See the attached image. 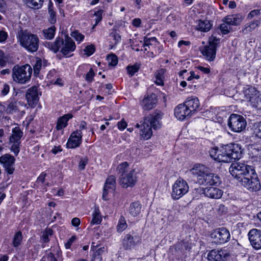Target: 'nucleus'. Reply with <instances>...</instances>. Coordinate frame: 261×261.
I'll return each mask as SVG.
<instances>
[{"instance_id":"obj_1","label":"nucleus","mask_w":261,"mask_h":261,"mask_svg":"<svg viewBox=\"0 0 261 261\" xmlns=\"http://www.w3.org/2000/svg\"><path fill=\"white\" fill-rule=\"evenodd\" d=\"M242 153L241 146L238 144H227L220 149L214 148L210 151L211 158L219 162H229L232 160L239 159Z\"/></svg>"},{"instance_id":"obj_2","label":"nucleus","mask_w":261,"mask_h":261,"mask_svg":"<svg viewBox=\"0 0 261 261\" xmlns=\"http://www.w3.org/2000/svg\"><path fill=\"white\" fill-rule=\"evenodd\" d=\"M190 173L200 185L218 186L221 182L218 175L210 172L208 168L202 165L195 166L190 170Z\"/></svg>"},{"instance_id":"obj_3","label":"nucleus","mask_w":261,"mask_h":261,"mask_svg":"<svg viewBox=\"0 0 261 261\" xmlns=\"http://www.w3.org/2000/svg\"><path fill=\"white\" fill-rule=\"evenodd\" d=\"M120 174L119 181L123 188L133 187L137 181V173L135 169H128V164L124 162L120 164L118 167Z\"/></svg>"},{"instance_id":"obj_4","label":"nucleus","mask_w":261,"mask_h":261,"mask_svg":"<svg viewBox=\"0 0 261 261\" xmlns=\"http://www.w3.org/2000/svg\"><path fill=\"white\" fill-rule=\"evenodd\" d=\"M252 167L243 163L236 162L231 165L229 170L232 176L241 182L244 177H250L251 174L255 173V164Z\"/></svg>"},{"instance_id":"obj_5","label":"nucleus","mask_w":261,"mask_h":261,"mask_svg":"<svg viewBox=\"0 0 261 261\" xmlns=\"http://www.w3.org/2000/svg\"><path fill=\"white\" fill-rule=\"evenodd\" d=\"M20 44L30 52L36 51L39 47V38L36 35L27 31L21 32L19 34Z\"/></svg>"},{"instance_id":"obj_6","label":"nucleus","mask_w":261,"mask_h":261,"mask_svg":"<svg viewBox=\"0 0 261 261\" xmlns=\"http://www.w3.org/2000/svg\"><path fill=\"white\" fill-rule=\"evenodd\" d=\"M32 69L30 65L15 66L12 69V76L14 81L19 84H25L30 80Z\"/></svg>"},{"instance_id":"obj_7","label":"nucleus","mask_w":261,"mask_h":261,"mask_svg":"<svg viewBox=\"0 0 261 261\" xmlns=\"http://www.w3.org/2000/svg\"><path fill=\"white\" fill-rule=\"evenodd\" d=\"M76 46L74 41L67 36L65 41L62 38H57L54 44H51L50 49L55 53L57 52L61 48V52L65 56L72 52L75 49Z\"/></svg>"},{"instance_id":"obj_8","label":"nucleus","mask_w":261,"mask_h":261,"mask_svg":"<svg viewBox=\"0 0 261 261\" xmlns=\"http://www.w3.org/2000/svg\"><path fill=\"white\" fill-rule=\"evenodd\" d=\"M23 134L20 127L16 126L12 129V134L9 137L11 150L16 156L18 154L20 151V140Z\"/></svg>"},{"instance_id":"obj_9","label":"nucleus","mask_w":261,"mask_h":261,"mask_svg":"<svg viewBox=\"0 0 261 261\" xmlns=\"http://www.w3.org/2000/svg\"><path fill=\"white\" fill-rule=\"evenodd\" d=\"M219 43V39L212 36L210 38L208 45L200 49L201 53L207 60L211 61L215 59L217 45Z\"/></svg>"},{"instance_id":"obj_10","label":"nucleus","mask_w":261,"mask_h":261,"mask_svg":"<svg viewBox=\"0 0 261 261\" xmlns=\"http://www.w3.org/2000/svg\"><path fill=\"white\" fill-rule=\"evenodd\" d=\"M246 124V121L243 116L234 114L230 115L228 122L229 127L236 133L241 132L245 129Z\"/></svg>"},{"instance_id":"obj_11","label":"nucleus","mask_w":261,"mask_h":261,"mask_svg":"<svg viewBox=\"0 0 261 261\" xmlns=\"http://www.w3.org/2000/svg\"><path fill=\"white\" fill-rule=\"evenodd\" d=\"M189 191L187 182L182 179L177 180L172 186L171 196L174 200L179 199Z\"/></svg>"},{"instance_id":"obj_12","label":"nucleus","mask_w":261,"mask_h":261,"mask_svg":"<svg viewBox=\"0 0 261 261\" xmlns=\"http://www.w3.org/2000/svg\"><path fill=\"white\" fill-rule=\"evenodd\" d=\"M211 237L217 244L227 242L230 239V234L228 230L222 227L214 230L211 234Z\"/></svg>"},{"instance_id":"obj_13","label":"nucleus","mask_w":261,"mask_h":261,"mask_svg":"<svg viewBox=\"0 0 261 261\" xmlns=\"http://www.w3.org/2000/svg\"><path fill=\"white\" fill-rule=\"evenodd\" d=\"M241 183L243 186L251 191H257L259 190L261 188L255 172L254 174H251L250 177H244Z\"/></svg>"},{"instance_id":"obj_14","label":"nucleus","mask_w":261,"mask_h":261,"mask_svg":"<svg viewBox=\"0 0 261 261\" xmlns=\"http://www.w3.org/2000/svg\"><path fill=\"white\" fill-rule=\"evenodd\" d=\"M230 257L229 252L225 249L212 250L207 255L209 261H226Z\"/></svg>"},{"instance_id":"obj_15","label":"nucleus","mask_w":261,"mask_h":261,"mask_svg":"<svg viewBox=\"0 0 261 261\" xmlns=\"http://www.w3.org/2000/svg\"><path fill=\"white\" fill-rule=\"evenodd\" d=\"M41 94V93L38 91V88L36 86L28 89L25 97L29 105L31 107H35L39 101V95Z\"/></svg>"},{"instance_id":"obj_16","label":"nucleus","mask_w":261,"mask_h":261,"mask_svg":"<svg viewBox=\"0 0 261 261\" xmlns=\"http://www.w3.org/2000/svg\"><path fill=\"white\" fill-rule=\"evenodd\" d=\"M244 94L246 100L250 101L252 106L256 107L259 100V93L255 88L247 86L244 88Z\"/></svg>"},{"instance_id":"obj_17","label":"nucleus","mask_w":261,"mask_h":261,"mask_svg":"<svg viewBox=\"0 0 261 261\" xmlns=\"http://www.w3.org/2000/svg\"><path fill=\"white\" fill-rule=\"evenodd\" d=\"M15 161L14 157L8 154L0 158V162L3 165L7 173L9 174H12L14 172Z\"/></svg>"},{"instance_id":"obj_18","label":"nucleus","mask_w":261,"mask_h":261,"mask_svg":"<svg viewBox=\"0 0 261 261\" xmlns=\"http://www.w3.org/2000/svg\"><path fill=\"white\" fill-rule=\"evenodd\" d=\"M115 184L116 178L115 176L111 175L107 178L103 190L102 199L103 200H108L109 194L112 193L115 190Z\"/></svg>"},{"instance_id":"obj_19","label":"nucleus","mask_w":261,"mask_h":261,"mask_svg":"<svg viewBox=\"0 0 261 261\" xmlns=\"http://www.w3.org/2000/svg\"><path fill=\"white\" fill-rule=\"evenodd\" d=\"M248 236L250 242L254 248H261V230L252 229L249 232Z\"/></svg>"},{"instance_id":"obj_20","label":"nucleus","mask_w":261,"mask_h":261,"mask_svg":"<svg viewBox=\"0 0 261 261\" xmlns=\"http://www.w3.org/2000/svg\"><path fill=\"white\" fill-rule=\"evenodd\" d=\"M82 135L81 130L74 132L70 136L67 146L68 148H74L80 146L82 141Z\"/></svg>"},{"instance_id":"obj_21","label":"nucleus","mask_w":261,"mask_h":261,"mask_svg":"<svg viewBox=\"0 0 261 261\" xmlns=\"http://www.w3.org/2000/svg\"><path fill=\"white\" fill-rule=\"evenodd\" d=\"M157 102L156 96L154 94L146 96L142 101V106L144 110H150L155 107Z\"/></svg>"},{"instance_id":"obj_22","label":"nucleus","mask_w":261,"mask_h":261,"mask_svg":"<svg viewBox=\"0 0 261 261\" xmlns=\"http://www.w3.org/2000/svg\"><path fill=\"white\" fill-rule=\"evenodd\" d=\"M150 119L144 118L143 123L141 124L140 135L145 139H149L152 135V126L149 123Z\"/></svg>"},{"instance_id":"obj_23","label":"nucleus","mask_w":261,"mask_h":261,"mask_svg":"<svg viewBox=\"0 0 261 261\" xmlns=\"http://www.w3.org/2000/svg\"><path fill=\"white\" fill-rule=\"evenodd\" d=\"M174 115L177 119L180 120H183L187 117L192 115L184 103L180 104L175 108Z\"/></svg>"},{"instance_id":"obj_24","label":"nucleus","mask_w":261,"mask_h":261,"mask_svg":"<svg viewBox=\"0 0 261 261\" xmlns=\"http://www.w3.org/2000/svg\"><path fill=\"white\" fill-rule=\"evenodd\" d=\"M202 190L205 196L213 199H219L223 194L221 190L215 187L203 188Z\"/></svg>"},{"instance_id":"obj_25","label":"nucleus","mask_w":261,"mask_h":261,"mask_svg":"<svg viewBox=\"0 0 261 261\" xmlns=\"http://www.w3.org/2000/svg\"><path fill=\"white\" fill-rule=\"evenodd\" d=\"M162 113L159 112L154 113L152 115H149L145 118H149L150 119L149 123L152 126V128L154 129H156L161 127V120L162 119Z\"/></svg>"},{"instance_id":"obj_26","label":"nucleus","mask_w":261,"mask_h":261,"mask_svg":"<svg viewBox=\"0 0 261 261\" xmlns=\"http://www.w3.org/2000/svg\"><path fill=\"white\" fill-rule=\"evenodd\" d=\"M191 114H194L199 108L200 103L197 97H190L184 103Z\"/></svg>"},{"instance_id":"obj_27","label":"nucleus","mask_w":261,"mask_h":261,"mask_svg":"<svg viewBox=\"0 0 261 261\" xmlns=\"http://www.w3.org/2000/svg\"><path fill=\"white\" fill-rule=\"evenodd\" d=\"M244 17L240 14H232L226 16L224 18V22L231 25H238L243 21Z\"/></svg>"},{"instance_id":"obj_28","label":"nucleus","mask_w":261,"mask_h":261,"mask_svg":"<svg viewBox=\"0 0 261 261\" xmlns=\"http://www.w3.org/2000/svg\"><path fill=\"white\" fill-rule=\"evenodd\" d=\"M261 24V18L258 20H254L246 23L243 27L242 32L244 34H247L256 28L259 27Z\"/></svg>"},{"instance_id":"obj_29","label":"nucleus","mask_w":261,"mask_h":261,"mask_svg":"<svg viewBox=\"0 0 261 261\" xmlns=\"http://www.w3.org/2000/svg\"><path fill=\"white\" fill-rule=\"evenodd\" d=\"M136 237H133L130 234H127L123 240V247L125 249H130L134 247L136 244Z\"/></svg>"},{"instance_id":"obj_30","label":"nucleus","mask_w":261,"mask_h":261,"mask_svg":"<svg viewBox=\"0 0 261 261\" xmlns=\"http://www.w3.org/2000/svg\"><path fill=\"white\" fill-rule=\"evenodd\" d=\"M212 24L210 20H199L196 25L198 30L202 32H207L210 30Z\"/></svg>"},{"instance_id":"obj_31","label":"nucleus","mask_w":261,"mask_h":261,"mask_svg":"<svg viewBox=\"0 0 261 261\" xmlns=\"http://www.w3.org/2000/svg\"><path fill=\"white\" fill-rule=\"evenodd\" d=\"M72 117V115L71 114H67L59 118L56 126L57 129L60 130L66 127L67 121Z\"/></svg>"},{"instance_id":"obj_32","label":"nucleus","mask_w":261,"mask_h":261,"mask_svg":"<svg viewBox=\"0 0 261 261\" xmlns=\"http://www.w3.org/2000/svg\"><path fill=\"white\" fill-rule=\"evenodd\" d=\"M141 205L139 202H134L130 204L129 207V213L133 217L138 216L141 212Z\"/></svg>"},{"instance_id":"obj_33","label":"nucleus","mask_w":261,"mask_h":261,"mask_svg":"<svg viewBox=\"0 0 261 261\" xmlns=\"http://www.w3.org/2000/svg\"><path fill=\"white\" fill-rule=\"evenodd\" d=\"M47 65V61L45 60H42L39 58H36L35 63L33 65L35 74H38L42 67H45Z\"/></svg>"},{"instance_id":"obj_34","label":"nucleus","mask_w":261,"mask_h":261,"mask_svg":"<svg viewBox=\"0 0 261 261\" xmlns=\"http://www.w3.org/2000/svg\"><path fill=\"white\" fill-rule=\"evenodd\" d=\"M107 250V248L104 246L101 247L95 251L93 256L94 261H101L102 259V255Z\"/></svg>"},{"instance_id":"obj_35","label":"nucleus","mask_w":261,"mask_h":261,"mask_svg":"<svg viewBox=\"0 0 261 261\" xmlns=\"http://www.w3.org/2000/svg\"><path fill=\"white\" fill-rule=\"evenodd\" d=\"M92 219L91 221V224L92 225L94 224H99L101 220H102V217L100 214L99 210L98 208L95 207L94 209V211L93 213L92 214Z\"/></svg>"},{"instance_id":"obj_36","label":"nucleus","mask_w":261,"mask_h":261,"mask_svg":"<svg viewBox=\"0 0 261 261\" xmlns=\"http://www.w3.org/2000/svg\"><path fill=\"white\" fill-rule=\"evenodd\" d=\"M165 70L164 69H160L155 72V83L158 85H163L164 84V74Z\"/></svg>"},{"instance_id":"obj_37","label":"nucleus","mask_w":261,"mask_h":261,"mask_svg":"<svg viewBox=\"0 0 261 261\" xmlns=\"http://www.w3.org/2000/svg\"><path fill=\"white\" fill-rule=\"evenodd\" d=\"M55 31L56 28L54 26L43 30L44 38L46 39H52L54 37Z\"/></svg>"},{"instance_id":"obj_38","label":"nucleus","mask_w":261,"mask_h":261,"mask_svg":"<svg viewBox=\"0 0 261 261\" xmlns=\"http://www.w3.org/2000/svg\"><path fill=\"white\" fill-rule=\"evenodd\" d=\"M52 7L53 3L51 1H49L48 4V13L49 14V21L51 23L54 24L56 21V14L55 12L53 10Z\"/></svg>"},{"instance_id":"obj_39","label":"nucleus","mask_w":261,"mask_h":261,"mask_svg":"<svg viewBox=\"0 0 261 261\" xmlns=\"http://www.w3.org/2000/svg\"><path fill=\"white\" fill-rule=\"evenodd\" d=\"M127 227V225L125 218L123 216H121L117 226V231L118 232H122Z\"/></svg>"},{"instance_id":"obj_40","label":"nucleus","mask_w":261,"mask_h":261,"mask_svg":"<svg viewBox=\"0 0 261 261\" xmlns=\"http://www.w3.org/2000/svg\"><path fill=\"white\" fill-rule=\"evenodd\" d=\"M22 240V233L20 231H18L15 233L12 241L13 246L14 247H18Z\"/></svg>"},{"instance_id":"obj_41","label":"nucleus","mask_w":261,"mask_h":261,"mask_svg":"<svg viewBox=\"0 0 261 261\" xmlns=\"http://www.w3.org/2000/svg\"><path fill=\"white\" fill-rule=\"evenodd\" d=\"M107 59L109 66H115L118 63V58L113 54L107 56Z\"/></svg>"},{"instance_id":"obj_42","label":"nucleus","mask_w":261,"mask_h":261,"mask_svg":"<svg viewBox=\"0 0 261 261\" xmlns=\"http://www.w3.org/2000/svg\"><path fill=\"white\" fill-rule=\"evenodd\" d=\"M43 1H39V3L36 1H25V4L27 7L35 9L40 8L42 6Z\"/></svg>"},{"instance_id":"obj_43","label":"nucleus","mask_w":261,"mask_h":261,"mask_svg":"<svg viewBox=\"0 0 261 261\" xmlns=\"http://www.w3.org/2000/svg\"><path fill=\"white\" fill-rule=\"evenodd\" d=\"M252 129L253 134L256 137L261 138V122L255 123L252 126Z\"/></svg>"},{"instance_id":"obj_44","label":"nucleus","mask_w":261,"mask_h":261,"mask_svg":"<svg viewBox=\"0 0 261 261\" xmlns=\"http://www.w3.org/2000/svg\"><path fill=\"white\" fill-rule=\"evenodd\" d=\"M140 68V64L136 63L132 66H128L127 67V72L131 76L133 75L136 72H138Z\"/></svg>"},{"instance_id":"obj_45","label":"nucleus","mask_w":261,"mask_h":261,"mask_svg":"<svg viewBox=\"0 0 261 261\" xmlns=\"http://www.w3.org/2000/svg\"><path fill=\"white\" fill-rule=\"evenodd\" d=\"M53 234V230L50 228L46 229L43 233L42 237V240L43 243H47L49 241V236H51Z\"/></svg>"},{"instance_id":"obj_46","label":"nucleus","mask_w":261,"mask_h":261,"mask_svg":"<svg viewBox=\"0 0 261 261\" xmlns=\"http://www.w3.org/2000/svg\"><path fill=\"white\" fill-rule=\"evenodd\" d=\"M71 36L74 38L76 41L79 42L82 41L84 38V36L78 31L73 32L71 34Z\"/></svg>"},{"instance_id":"obj_47","label":"nucleus","mask_w":261,"mask_h":261,"mask_svg":"<svg viewBox=\"0 0 261 261\" xmlns=\"http://www.w3.org/2000/svg\"><path fill=\"white\" fill-rule=\"evenodd\" d=\"M156 42V39L155 37H152L150 38H145L144 39V46L145 47V50H147L148 49L147 47H148L149 48V46L150 45H152V44L151 42Z\"/></svg>"},{"instance_id":"obj_48","label":"nucleus","mask_w":261,"mask_h":261,"mask_svg":"<svg viewBox=\"0 0 261 261\" xmlns=\"http://www.w3.org/2000/svg\"><path fill=\"white\" fill-rule=\"evenodd\" d=\"M115 41L114 45H116L121 40V36L116 30H113L110 35Z\"/></svg>"},{"instance_id":"obj_49","label":"nucleus","mask_w":261,"mask_h":261,"mask_svg":"<svg viewBox=\"0 0 261 261\" xmlns=\"http://www.w3.org/2000/svg\"><path fill=\"white\" fill-rule=\"evenodd\" d=\"M84 51L87 56L92 55L95 51V47L93 45H90L86 46L84 49Z\"/></svg>"},{"instance_id":"obj_50","label":"nucleus","mask_w":261,"mask_h":261,"mask_svg":"<svg viewBox=\"0 0 261 261\" xmlns=\"http://www.w3.org/2000/svg\"><path fill=\"white\" fill-rule=\"evenodd\" d=\"M228 25V24H227L226 22H224L221 24L220 25V29L222 31V32L224 34H227L230 29V27H229Z\"/></svg>"},{"instance_id":"obj_51","label":"nucleus","mask_w":261,"mask_h":261,"mask_svg":"<svg viewBox=\"0 0 261 261\" xmlns=\"http://www.w3.org/2000/svg\"><path fill=\"white\" fill-rule=\"evenodd\" d=\"M88 163V159L84 158L82 159L79 163V167L80 170H83L85 169L86 165Z\"/></svg>"},{"instance_id":"obj_52","label":"nucleus","mask_w":261,"mask_h":261,"mask_svg":"<svg viewBox=\"0 0 261 261\" xmlns=\"http://www.w3.org/2000/svg\"><path fill=\"white\" fill-rule=\"evenodd\" d=\"M10 87L8 84H5L3 85V88L1 90V93L3 96L6 95L9 92Z\"/></svg>"},{"instance_id":"obj_53","label":"nucleus","mask_w":261,"mask_h":261,"mask_svg":"<svg viewBox=\"0 0 261 261\" xmlns=\"http://www.w3.org/2000/svg\"><path fill=\"white\" fill-rule=\"evenodd\" d=\"M94 73L93 70L91 68L89 71L87 73L86 75V80L87 81L91 82L93 80V77L94 76Z\"/></svg>"},{"instance_id":"obj_54","label":"nucleus","mask_w":261,"mask_h":261,"mask_svg":"<svg viewBox=\"0 0 261 261\" xmlns=\"http://www.w3.org/2000/svg\"><path fill=\"white\" fill-rule=\"evenodd\" d=\"M8 37V34L3 30L0 31V42H4Z\"/></svg>"},{"instance_id":"obj_55","label":"nucleus","mask_w":261,"mask_h":261,"mask_svg":"<svg viewBox=\"0 0 261 261\" xmlns=\"http://www.w3.org/2000/svg\"><path fill=\"white\" fill-rule=\"evenodd\" d=\"M6 62V58L4 57V54L3 51L0 50V66H4Z\"/></svg>"},{"instance_id":"obj_56","label":"nucleus","mask_w":261,"mask_h":261,"mask_svg":"<svg viewBox=\"0 0 261 261\" xmlns=\"http://www.w3.org/2000/svg\"><path fill=\"white\" fill-rule=\"evenodd\" d=\"M259 14V10H252L248 14L247 18L249 19H251L255 16L258 15Z\"/></svg>"},{"instance_id":"obj_57","label":"nucleus","mask_w":261,"mask_h":261,"mask_svg":"<svg viewBox=\"0 0 261 261\" xmlns=\"http://www.w3.org/2000/svg\"><path fill=\"white\" fill-rule=\"evenodd\" d=\"M102 10H99L95 13L96 16L97 17V18H96L95 25H97L101 21L102 19Z\"/></svg>"},{"instance_id":"obj_58","label":"nucleus","mask_w":261,"mask_h":261,"mask_svg":"<svg viewBox=\"0 0 261 261\" xmlns=\"http://www.w3.org/2000/svg\"><path fill=\"white\" fill-rule=\"evenodd\" d=\"M117 125L119 129L123 130L126 127L127 124L125 121L122 120L118 122Z\"/></svg>"},{"instance_id":"obj_59","label":"nucleus","mask_w":261,"mask_h":261,"mask_svg":"<svg viewBox=\"0 0 261 261\" xmlns=\"http://www.w3.org/2000/svg\"><path fill=\"white\" fill-rule=\"evenodd\" d=\"M224 5H227L228 2V6L231 9H233L236 7V4L234 2V1H223Z\"/></svg>"},{"instance_id":"obj_60","label":"nucleus","mask_w":261,"mask_h":261,"mask_svg":"<svg viewBox=\"0 0 261 261\" xmlns=\"http://www.w3.org/2000/svg\"><path fill=\"white\" fill-rule=\"evenodd\" d=\"M15 109H16V106H15V104L14 103L11 102L8 106V107H7V111L9 113H11L13 110H15Z\"/></svg>"},{"instance_id":"obj_61","label":"nucleus","mask_w":261,"mask_h":261,"mask_svg":"<svg viewBox=\"0 0 261 261\" xmlns=\"http://www.w3.org/2000/svg\"><path fill=\"white\" fill-rule=\"evenodd\" d=\"M81 221L79 218H74L71 220V223L74 226H78L80 224Z\"/></svg>"},{"instance_id":"obj_62","label":"nucleus","mask_w":261,"mask_h":261,"mask_svg":"<svg viewBox=\"0 0 261 261\" xmlns=\"http://www.w3.org/2000/svg\"><path fill=\"white\" fill-rule=\"evenodd\" d=\"M197 68L201 71L204 73H208L210 72V68L207 67H204L201 66L197 67Z\"/></svg>"},{"instance_id":"obj_63","label":"nucleus","mask_w":261,"mask_h":261,"mask_svg":"<svg viewBox=\"0 0 261 261\" xmlns=\"http://www.w3.org/2000/svg\"><path fill=\"white\" fill-rule=\"evenodd\" d=\"M46 176V174L42 173L37 178V181L43 183L44 181L45 178Z\"/></svg>"},{"instance_id":"obj_64","label":"nucleus","mask_w":261,"mask_h":261,"mask_svg":"<svg viewBox=\"0 0 261 261\" xmlns=\"http://www.w3.org/2000/svg\"><path fill=\"white\" fill-rule=\"evenodd\" d=\"M47 258L49 261H57V259L55 257V255L52 253H49L47 254Z\"/></svg>"}]
</instances>
